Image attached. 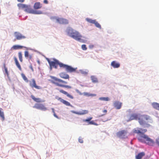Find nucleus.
I'll return each instance as SVG.
<instances>
[{"label": "nucleus", "instance_id": "obj_14", "mask_svg": "<svg viewBox=\"0 0 159 159\" xmlns=\"http://www.w3.org/2000/svg\"><path fill=\"white\" fill-rule=\"evenodd\" d=\"M57 99L61 102L63 103L65 105L68 106H71V105L70 103L62 99L61 98L57 97Z\"/></svg>", "mask_w": 159, "mask_h": 159}, {"label": "nucleus", "instance_id": "obj_18", "mask_svg": "<svg viewBox=\"0 0 159 159\" xmlns=\"http://www.w3.org/2000/svg\"><path fill=\"white\" fill-rule=\"evenodd\" d=\"M31 97L33 100H34L35 102H45L44 100H42L40 98H35V97L33 95H31Z\"/></svg>", "mask_w": 159, "mask_h": 159}, {"label": "nucleus", "instance_id": "obj_16", "mask_svg": "<svg viewBox=\"0 0 159 159\" xmlns=\"http://www.w3.org/2000/svg\"><path fill=\"white\" fill-rule=\"evenodd\" d=\"M139 116L140 115H138L136 114H132L130 116L129 120H138L139 118Z\"/></svg>", "mask_w": 159, "mask_h": 159}, {"label": "nucleus", "instance_id": "obj_33", "mask_svg": "<svg viewBox=\"0 0 159 159\" xmlns=\"http://www.w3.org/2000/svg\"><path fill=\"white\" fill-rule=\"evenodd\" d=\"M18 57L20 61L22 62L23 61L22 53L21 52L18 53Z\"/></svg>", "mask_w": 159, "mask_h": 159}, {"label": "nucleus", "instance_id": "obj_4", "mask_svg": "<svg viewBox=\"0 0 159 159\" xmlns=\"http://www.w3.org/2000/svg\"><path fill=\"white\" fill-rule=\"evenodd\" d=\"M68 33L70 37L77 41H80L81 39L82 36L76 31L70 29L68 31Z\"/></svg>", "mask_w": 159, "mask_h": 159}, {"label": "nucleus", "instance_id": "obj_12", "mask_svg": "<svg viewBox=\"0 0 159 159\" xmlns=\"http://www.w3.org/2000/svg\"><path fill=\"white\" fill-rule=\"evenodd\" d=\"M92 118H93L92 117H89L87 119L83 120V121L84 122H88V125H98V124L94 122L93 120L91 121Z\"/></svg>", "mask_w": 159, "mask_h": 159}, {"label": "nucleus", "instance_id": "obj_3", "mask_svg": "<svg viewBox=\"0 0 159 159\" xmlns=\"http://www.w3.org/2000/svg\"><path fill=\"white\" fill-rule=\"evenodd\" d=\"M51 78L52 79V82L57 86L68 89H71V86L65 85V84L67 83V82L66 81L54 76H52Z\"/></svg>", "mask_w": 159, "mask_h": 159}, {"label": "nucleus", "instance_id": "obj_34", "mask_svg": "<svg viewBox=\"0 0 159 159\" xmlns=\"http://www.w3.org/2000/svg\"><path fill=\"white\" fill-rule=\"evenodd\" d=\"M99 99L101 100L108 101L109 100V98L108 97H101L99 98Z\"/></svg>", "mask_w": 159, "mask_h": 159}, {"label": "nucleus", "instance_id": "obj_8", "mask_svg": "<svg viewBox=\"0 0 159 159\" xmlns=\"http://www.w3.org/2000/svg\"><path fill=\"white\" fill-rule=\"evenodd\" d=\"M55 19L58 23L61 24H67L69 23L68 20L66 19L58 17H54L53 18Z\"/></svg>", "mask_w": 159, "mask_h": 159}, {"label": "nucleus", "instance_id": "obj_2", "mask_svg": "<svg viewBox=\"0 0 159 159\" xmlns=\"http://www.w3.org/2000/svg\"><path fill=\"white\" fill-rule=\"evenodd\" d=\"M150 120V117L147 115H140L138 122L140 125L144 127H148L150 125L148 123Z\"/></svg>", "mask_w": 159, "mask_h": 159}, {"label": "nucleus", "instance_id": "obj_13", "mask_svg": "<svg viewBox=\"0 0 159 159\" xmlns=\"http://www.w3.org/2000/svg\"><path fill=\"white\" fill-rule=\"evenodd\" d=\"M14 34L16 39L17 40H20L22 39H24L25 37L23 35L19 32H16L14 33Z\"/></svg>", "mask_w": 159, "mask_h": 159}, {"label": "nucleus", "instance_id": "obj_29", "mask_svg": "<svg viewBox=\"0 0 159 159\" xmlns=\"http://www.w3.org/2000/svg\"><path fill=\"white\" fill-rule=\"evenodd\" d=\"M91 80L92 82L93 83H96L98 82V80L97 78L94 76H91Z\"/></svg>", "mask_w": 159, "mask_h": 159}, {"label": "nucleus", "instance_id": "obj_1", "mask_svg": "<svg viewBox=\"0 0 159 159\" xmlns=\"http://www.w3.org/2000/svg\"><path fill=\"white\" fill-rule=\"evenodd\" d=\"M133 131V133L138 134V139L139 142L150 146L154 145V141L148 135L144 134L147 132V129L137 127L134 129Z\"/></svg>", "mask_w": 159, "mask_h": 159}, {"label": "nucleus", "instance_id": "obj_26", "mask_svg": "<svg viewBox=\"0 0 159 159\" xmlns=\"http://www.w3.org/2000/svg\"><path fill=\"white\" fill-rule=\"evenodd\" d=\"M23 47L22 46L18 45H15L13 46L11 48V49L13 50H16L20 49L23 48Z\"/></svg>", "mask_w": 159, "mask_h": 159}, {"label": "nucleus", "instance_id": "obj_36", "mask_svg": "<svg viewBox=\"0 0 159 159\" xmlns=\"http://www.w3.org/2000/svg\"><path fill=\"white\" fill-rule=\"evenodd\" d=\"M3 67L4 68V70L6 73L7 75H8V72L6 66V65L5 63H4L3 64Z\"/></svg>", "mask_w": 159, "mask_h": 159}, {"label": "nucleus", "instance_id": "obj_6", "mask_svg": "<svg viewBox=\"0 0 159 159\" xmlns=\"http://www.w3.org/2000/svg\"><path fill=\"white\" fill-rule=\"evenodd\" d=\"M25 11L29 13H31L35 14H42V12L41 11H36L33 10L30 5H26V8L24 10Z\"/></svg>", "mask_w": 159, "mask_h": 159}, {"label": "nucleus", "instance_id": "obj_11", "mask_svg": "<svg viewBox=\"0 0 159 159\" xmlns=\"http://www.w3.org/2000/svg\"><path fill=\"white\" fill-rule=\"evenodd\" d=\"M127 132L126 131L122 130L119 131L117 134V136L121 138H125L126 136Z\"/></svg>", "mask_w": 159, "mask_h": 159}, {"label": "nucleus", "instance_id": "obj_22", "mask_svg": "<svg viewBox=\"0 0 159 159\" xmlns=\"http://www.w3.org/2000/svg\"><path fill=\"white\" fill-rule=\"evenodd\" d=\"M42 7L41 4L39 2H35L34 6V7L35 9H38L41 8Z\"/></svg>", "mask_w": 159, "mask_h": 159}, {"label": "nucleus", "instance_id": "obj_21", "mask_svg": "<svg viewBox=\"0 0 159 159\" xmlns=\"http://www.w3.org/2000/svg\"><path fill=\"white\" fill-rule=\"evenodd\" d=\"M60 77L64 79H69V76L68 75L65 73L64 72H62L60 74Z\"/></svg>", "mask_w": 159, "mask_h": 159}, {"label": "nucleus", "instance_id": "obj_19", "mask_svg": "<svg viewBox=\"0 0 159 159\" xmlns=\"http://www.w3.org/2000/svg\"><path fill=\"white\" fill-rule=\"evenodd\" d=\"M111 66L114 68H118L120 66V64L116 61H113L111 63Z\"/></svg>", "mask_w": 159, "mask_h": 159}, {"label": "nucleus", "instance_id": "obj_25", "mask_svg": "<svg viewBox=\"0 0 159 159\" xmlns=\"http://www.w3.org/2000/svg\"><path fill=\"white\" fill-rule=\"evenodd\" d=\"M144 155L145 153L144 152H141L139 153L136 156V158L137 159H141Z\"/></svg>", "mask_w": 159, "mask_h": 159}, {"label": "nucleus", "instance_id": "obj_31", "mask_svg": "<svg viewBox=\"0 0 159 159\" xmlns=\"http://www.w3.org/2000/svg\"><path fill=\"white\" fill-rule=\"evenodd\" d=\"M86 20L88 22L93 24L94 23V21L95 20H92V19L89 18H87Z\"/></svg>", "mask_w": 159, "mask_h": 159}, {"label": "nucleus", "instance_id": "obj_44", "mask_svg": "<svg viewBox=\"0 0 159 159\" xmlns=\"http://www.w3.org/2000/svg\"><path fill=\"white\" fill-rule=\"evenodd\" d=\"M17 0L18 2H24L25 1V0Z\"/></svg>", "mask_w": 159, "mask_h": 159}, {"label": "nucleus", "instance_id": "obj_10", "mask_svg": "<svg viewBox=\"0 0 159 159\" xmlns=\"http://www.w3.org/2000/svg\"><path fill=\"white\" fill-rule=\"evenodd\" d=\"M30 85L32 88H35L38 89H42L41 87L36 85V81L34 79H32L30 82Z\"/></svg>", "mask_w": 159, "mask_h": 159}, {"label": "nucleus", "instance_id": "obj_20", "mask_svg": "<svg viewBox=\"0 0 159 159\" xmlns=\"http://www.w3.org/2000/svg\"><path fill=\"white\" fill-rule=\"evenodd\" d=\"M122 103L118 101L115 102L114 104V107L117 109H120L121 107Z\"/></svg>", "mask_w": 159, "mask_h": 159}, {"label": "nucleus", "instance_id": "obj_5", "mask_svg": "<svg viewBox=\"0 0 159 159\" xmlns=\"http://www.w3.org/2000/svg\"><path fill=\"white\" fill-rule=\"evenodd\" d=\"M54 61H50L48 59L47 61L48 62L50 66L51 70H52V67H53L55 69L57 68V65H59L60 67H61V64L63 63L60 62L58 60L54 59Z\"/></svg>", "mask_w": 159, "mask_h": 159}, {"label": "nucleus", "instance_id": "obj_24", "mask_svg": "<svg viewBox=\"0 0 159 159\" xmlns=\"http://www.w3.org/2000/svg\"><path fill=\"white\" fill-rule=\"evenodd\" d=\"M14 61H15L16 65V66L18 68L19 70H22L21 67L20 66V65L19 63L17 60V58L16 57H14Z\"/></svg>", "mask_w": 159, "mask_h": 159}, {"label": "nucleus", "instance_id": "obj_42", "mask_svg": "<svg viewBox=\"0 0 159 159\" xmlns=\"http://www.w3.org/2000/svg\"><path fill=\"white\" fill-rule=\"evenodd\" d=\"M107 111L106 110H104L103 111V113H104V114H105L107 113Z\"/></svg>", "mask_w": 159, "mask_h": 159}, {"label": "nucleus", "instance_id": "obj_28", "mask_svg": "<svg viewBox=\"0 0 159 159\" xmlns=\"http://www.w3.org/2000/svg\"><path fill=\"white\" fill-rule=\"evenodd\" d=\"M80 94H83L84 96H88V97H89V96L93 97V96H96V94H91V93H89L87 92H84V93H81Z\"/></svg>", "mask_w": 159, "mask_h": 159}, {"label": "nucleus", "instance_id": "obj_7", "mask_svg": "<svg viewBox=\"0 0 159 159\" xmlns=\"http://www.w3.org/2000/svg\"><path fill=\"white\" fill-rule=\"evenodd\" d=\"M61 66H62L61 67L65 68V70L68 72L71 73L75 72L76 69V68H73L71 66L64 64L63 63H62V64H61Z\"/></svg>", "mask_w": 159, "mask_h": 159}, {"label": "nucleus", "instance_id": "obj_39", "mask_svg": "<svg viewBox=\"0 0 159 159\" xmlns=\"http://www.w3.org/2000/svg\"><path fill=\"white\" fill-rule=\"evenodd\" d=\"M52 111H53V115H54V116L56 117V118L58 119L59 118L58 117V116L56 115L55 111H54V108H52Z\"/></svg>", "mask_w": 159, "mask_h": 159}, {"label": "nucleus", "instance_id": "obj_35", "mask_svg": "<svg viewBox=\"0 0 159 159\" xmlns=\"http://www.w3.org/2000/svg\"><path fill=\"white\" fill-rule=\"evenodd\" d=\"M21 75L23 79L26 82H28V79L27 78L26 76H25V75L24 74H21Z\"/></svg>", "mask_w": 159, "mask_h": 159}, {"label": "nucleus", "instance_id": "obj_32", "mask_svg": "<svg viewBox=\"0 0 159 159\" xmlns=\"http://www.w3.org/2000/svg\"><path fill=\"white\" fill-rule=\"evenodd\" d=\"M93 24H94L95 25V26L96 27H98V28H100V29L101 28V25L95 20L94 21V22L93 23Z\"/></svg>", "mask_w": 159, "mask_h": 159}, {"label": "nucleus", "instance_id": "obj_23", "mask_svg": "<svg viewBox=\"0 0 159 159\" xmlns=\"http://www.w3.org/2000/svg\"><path fill=\"white\" fill-rule=\"evenodd\" d=\"M17 6L19 9L23 10L24 11L25 8H26V5L21 3H18L17 4Z\"/></svg>", "mask_w": 159, "mask_h": 159}, {"label": "nucleus", "instance_id": "obj_43", "mask_svg": "<svg viewBox=\"0 0 159 159\" xmlns=\"http://www.w3.org/2000/svg\"><path fill=\"white\" fill-rule=\"evenodd\" d=\"M32 58V56L30 55H29V57L28 59H31Z\"/></svg>", "mask_w": 159, "mask_h": 159}, {"label": "nucleus", "instance_id": "obj_37", "mask_svg": "<svg viewBox=\"0 0 159 159\" xmlns=\"http://www.w3.org/2000/svg\"><path fill=\"white\" fill-rule=\"evenodd\" d=\"M29 52L28 51H25V56L26 58L28 59L29 56Z\"/></svg>", "mask_w": 159, "mask_h": 159}, {"label": "nucleus", "instance_id": "obj_27", "mask_svg": "<svg viewBox=\"0 0 159 159\" xmlns=\"http://www.w3.org/2000/svg\"><path fill=\"white\" fill-rule=\"evenodd\" d=\"M152 105L153 107L155 109L159 110V104L156 102L152 103Z\"/></svg>", "mask_w": 159, "mask_h": 159}, {"label": "nucleus", "instance_id": "obj_15", "mask_svg": "<svg viewBox=\"0 0 159 159\" xmlns=\"http://www.w3.org/2000/svg\"><path fill=\"white\" fill-rule=\"evenodd\" d=\"M71 112L72 113L80 115L87 114L88 113V111L87 110H83L81 112H77L73 110H72L71 111Z\"/></svg>", "mask_w": 159, "mask_h": 159}, {"label": "nucleus", "instance_id": "obj_17", "mask_svg": "<svg viewBox=\"0 0 159 159\" xmlns=\"http://www.w3.org/2000/svg\"><path fill=\"white\" fill-rule=\"evenodd\" d=\"M59 92L60 93L66 95L67 97L70 98V99H73L74 98V97H73V96L69 94L67 92L64 91L62 89L59 90Z\"/></svg>", "mask_w": 159, "mask_h": 159}, {"label": "nucleus", "instance_id": "obj_40", "mask_svg": "<svg viewBox=\"0 0 159 159\" xmlns=\"http://www.w3.org/2000/svg\"><path fill=\"white\" fill-rule=\"evenodd\" d=\"M79 141L80 143H83V140L82 138L81 137H79Z\"/></svg>", "mask_w": 159, "mask_h": 159}, {"label": "nucleus", "instance_id": "obj_30", "mask_svg": "<svg viewBox=\"0 0 159 159\" xmlns=\"http://www.w3.org/2000/svg\"><path fill=\"white\" fill-rule=\"evenodd\" d=\"M2 109L1 108H0V116L2 118L3 120H4V113L2 111Z\"/></svg>", "mask_w": 159, "mask_h": 159}, {"label": "nucleus", "instance_id": "obj_41", "mask_svg": "<svg viewBox=\"0 0 159 159\" xmlns=\"http://www.w3.org/2000/svg\"><path fill=\"white\" fill-rule=\"evenodd\" d=\"M43 2L44 4H47L48 3V0H44Z\"/></svg>", "mask_w": 159, "mask_h": 159}, {"label": "nucleus", "instance_id": "obj_38", "mask_svg": "<svg viewBox=\"0 0 159 159\" xmlns=\"http://www.w3.org/2000/svg\"><path fill=\"white\" fill-rule=\"evenodd\" d=\"M81 48L82 49L84 50H86L87 49L86 46L85 44H83L81 46Z\"/></svg>", "mask_w": 159, "mask_h": 159}, {"label": "nucleus", "instance_id": "obj_45", "mask_svg": "<svg viewBox=\"0 0 159 159\" xmlns=\"http://www.w3.org/2000/svg\"><path fill=\"white\" fill-rule=\"evenodd\" d=\"M30 67L31 69V70H32V71H34V69H33V68L32 67V65H30Z\"/></svg>", "mask_w": 159, "mask_h": 159}, {"label": "nucleus", "instance_id": "obj_9", "mask_svg": "<svg viewBox=\"0 0 159 159\" xmlns=\"http://www.w3.org/2000/svg\"><path fill=\"white\" fill-rule=\"evenodd\" d=\"M33 108L40 110L43 111H46L47 110V108L43 104L36 103L33 107Z\"/></svg>", "mask_w": 159, "mask_h": 159}]
</instances>
